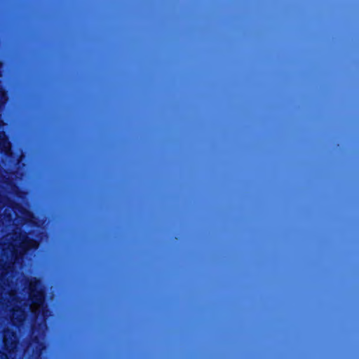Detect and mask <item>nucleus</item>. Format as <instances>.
I'll return each mask as SVG.
<instances>
[{
	"label": "nucleus",
	"mask_w": 359,
	"mask_h": 359,
	"mask_svg": "<svg viewBox=\"0 0 359 359\" xmlns=\"http://www.w3.org/2000/svg\"><path fill=\"white\" fill-rule=\"evenodd\" d=\"M10 268H11L10 265L4 266L2 267L3 274H5V275L7 274L8 273V270Z\"/></svg>",
	"instance_id": "7"
},
{
	"label": "nucleus",
	"mask_w": 359,
	"mask_h": 359,
	"mask_svg": "<svg viewBox=\"0 0 359 359\" xmlns=\"http://www.w3.org/2000/svg\"><path fill=\"white\" fill-rule=\"evenodd\" d=\"M16 313H19L17 314L15 318L19 324H22L25 320V311L20 307H18L16 309L13 310L12 316L14 317Z\"/></svg>",
	"instance_id": "4"
},
{
	"label": "nucleus",
	"mask_w": 359,
	"mask_h": 359,
	"mask_svg": "<svg viewBox=\"0 0 359 359\" xmlns=\"http://www.w3.org/2000/svg\"><path fill=\"white\" fill-rule=\"evenodd\" d=\"M27 288L28 299L31 304L43 306L45 302L46 294L41 287L40 279L36 277L28 279Z\"/></svg>",
	"instance_id": "2"
},
{
	"label": "nucleus",
	"mask_w": 359,
	"mask_h": 359,
	"mask_svg": "<svg viewBox=\"0 0 359 359\" xmlns=\"http://www.w3.org/2000/svg\"><path fill=\"white\" fill-rule=\"evenodd\" d=\"M32 341L36 344H39V339L38 338V337L35 336L34 337L32 338Z\"/></svg>",
	"instance_id": "9"
},
{
	"label": "nucleus",
	"mask_w": 359,
	"mask_h": 359,
	"mask_svg": "<svg viewBox=\"0 0 359 359\" xmlns=\"http://www.w3.org/2000/svg\"><path fill=\"white\" fill-rule=\"evenodd\" d=\"M3 125L4 123L0 119V128ZM0 153L4 155H8L11 153V144L4 130H0Z\"/></svg>",
	"instance_id": "3"
},
{
	"label": "nucleus",
	"mask_w": 359,
	"mask_h": 359,
	"mask_svg": "<svg viewBox=\"0 0 359 359\" xmlns=\"http://www.w3.org/2000/svg\"><path fill=\"white\" fill-rule=\"evenodd\" d=\"M27 213H28V215H29V216L32 217V214H31L30 212H27Z\"/></svg>",
	"instance_id": "11"
},
{
	"label": "nucleus",
	"mask_w": 359,
	"mask_h": 359,
	"mask_svg": "<svg viewBox=\"0 0 359 359\" xmlns=\"http://www.w3.org/2000/svg\"><path fill=\"white\" fill-rule=\"evenodd\" d=\"M35 233L34 230L20 232L18 238L20 240L18 246L13 245L11 254L15 260H18L29 251H35L39 248V241L37 238L30 237L29 235Z\"/></svg>",
	"instance_id": "1"
},
{
	"label": "nucleus",
	"mask_w": 359,
	"mask_h": 359,
	"mask_svg": "<svg viewBox=\"0 0 359 359\" xmlns=\"http://www.w3.org/2000/svg\"><path fill=\"white\" fill-rule=\"evenodd\" d=\"M5 217L8 220V221H11L12 220V215L11 213H5Z\"/></svg>",
	"instance_id": "8"
},
{
	"label": "nucleus",
	"mask_w": 359,
	"mask_h": 359,
	"mask_svg": "<svg viewBox=\"0 0 359 359\" xmlns=\"http://www.w3.org/2000/svg\"><path fill=\"white\" fill-rule=\"evenodd\" d=\"M12 208L13 210H18L21 213H25L27 210L18 203L13 202L12 203Z\"/></svg>",
	"instance_id": "5"
},
{
	"label": "nucleus",
	"mask_w": 359,
	"mask_h": 359,
	"mask_svg": "<svg viewBox=\"0 0 359 359\" xmlns=\"http://www.w3.org/2000/svg\"><path fill=\"white\" fill-rule=\"evenodd\" d=\"M3 342L6 349H8V347L14 343L13 341H11L10 339L6 338V334L4 336Z\"/></svg>",
	"instance_id": "6"
},
{
	"label": "nucleus",
	"mask_w": 359,
	"mask_h": 359,
	"mask_svg": "<svg viewBox=\"0 0 359 359\" xmlns=\"http://www.w3.org/2000/svg\"><path fill=\"white\" fill-rule=\"evenodd\" d=\"M11 334L12 336H14V335L15 334V333L14 332H13V331H12V332H11Z\"/></svg>",
	"instance_id": "10"
}]
</instances>
